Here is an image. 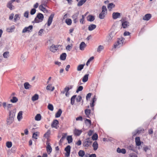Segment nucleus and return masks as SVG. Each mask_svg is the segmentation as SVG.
<instances>
[{
	"instance_id": "1",
	"label": "nucleus",
	"mask_w": 157,
	"mask_h": 157,
	"mask_svg": "<svg viewBox=\"0 0 157 157\" xmlns=\"http://www.w3.org/2000/svg\"><path fill=\"white\" fill-rule=\"evenodd\" d=\"M15 113L13 111H10L9 113V116L7 118L6 120V124L7 125H10L12 124L14 121V118Z\"/></svg>"
},
{
	"instance_id": "2",
	"label": "nucleus",
	"mask_w": 157,
	"mask_h": 157,
	"mask_svg": "<svg viewBox=\"0 0 157 157\" xmlns=\"http://www.w3.org/2000/svg\"><path fill=\"white\" fill-rule=\"evenodd\" d=\"M107 9L106 7L103 6L102 7V11L99 14V17L100 19H102L104 18L107 14Z\"/></svg>"
},
{
	"instance_id": "3",
	"label": "nucleus",
	"mask_w": 157,
	"mask_h": 157,
	"mask_svg": "<svg viewBox=\"0 0 157 157\" xmlns=\"http://www.w3.org/2000/svg\"><path fill=\"white\" fill-rule=\"evenodd\" d=\"M92 140L90 138L86 139L83 142L82 144L84 147H87L90 146L92 143Z\"/></svg>"
},
{
	"instance_id": "4",
	"label": "nucleus",
	"mask_w": 157,
	"mask_h": 157,
	"mask_svg": "<svg viewBox=\"0 0 157 157\" xmlns=\"http://www.w3.org/2000/svg\"><path fill=\"white\" fill-rule=\"evenodd\" d=\"M43 18L44 16L43 14L39 13H38L34 21L35 23H38L41 22L43 20Z\"/></svg>"
},
{
	"instance_id": "5",
	"label": "nucleus",
	"mask_w": 157,
	"mask_h": 157,
	"mask_svg": "<svg viewBox=\"0 0 157 157\" xmlns=\"http://www.w3.org/2000/svg\"><path fill=\"white\" fill-rule=\"evenodd\" d=\"M15 1H16L17 2H18V0H11L9 1L7 4V7L11 10L14 9V6L12 5V3Z\"/></svg>"
},
{
	"instance_id": "6",
	"label": "nucleus",
	"mask_w": 157,
	"mask_h": 157,
	"mask_svg": "<svg viewBox=\"0 0 157 157\" xmlns=\"http://www.w3.org/2000/svg\"><path fill=\"white\" fill-rule=\"evenodd\" d=\"M60 45H55L52 44L50 48L49 49L50 51L52 52H55L58 49L59 47H60Z\"/></svg>"
},
{
	"instance_id": "7",
	"label": "nucleus",
	"mask_w": 157,
	"mask_h": 157,
	"mask_svg": "<svg viewBox=\"0 0 157 157\" xmlns=\"http://www.w3.org/2000/svg\"><path fill=\"white\" fill-rule=\"evenodd\" d=\"M65 151H66L65 155L67 157L69 156L70 153L71 146L70 145L67 146L65 148Z\"/></svg>"
},
{
	"instance_id": "8",
	"label": "nucleus",
	"mask_w": 157,
	"mask_h": 157,
	"mask_svg": "<svg viewBox=\"0 0 157 157\" xmlns=\"http://www.w3.org/2000/svg\"><path fill=\"white\" fill-rule=\"evenodd\" d=\"M45 6V5L42 4L39 6V9L40 10L43 11L44 12L47 13H48V11L44 7V6Z\"/></svg>"
},
{
	"instance_id": "9",
	"label": "nucleus",
	"mask_w": 157,
	"mask_h": 157,
	"mask_svg": "<svg viewBox=\"0 0 157 157\" xmlns=\"http://www.w3.org/2000/svg\"><path fill=\"white\" fill-rule=\"evenodd\" d=\"M54 16V14H52L49 16L48 21L47 25L48 26H49L51 24L53 18Z\"/></svg>"
},
{
	"instance_id": "10",
	"label": "nucleus",
	"mask_w": 157,
	"mask_h": 157,
	"mask_svg": "<svg viewBox=\"0 0 157 157\" xmlns=\"http://www.w3.org/2000/svg\"><path fill=\"white\" fill-rule=\"evenodd\" d=\"M121 16V14L118 12H114L112 14V17L114 19H116Z\"/></svg>"
},
{
	"instance_id": "11",
	"label": "nucleus",
	"mask_w": 157,
	"mask_h": 157,
	"mask_svg": "<svg viewBox=\"0 0 157 157\" xmlns=\"http://www.w3.org/2000/svg\"><path fill=\"white\" fill-rule=\"evenodd\" d=\"M33 29V26L30 25L28 27H25L22 30L23 33L29 32Z\"/></svg>"
},
{
	"instance_id": "12",
	"label": "nucleus",
	"mask_w": 157,
	"mask_h": 157,
	"mask_svg": "<svg viewBox=\"0 0 157 157\" xmlns=\"http://www.w3.org/2000/svg\"><path fill=\"white\" fill-rule=\"evenodd\" d=\"M151 15L150 13H147L145 14L144 16L143 17V19L145 21H148L151 17Z\"/></svg>"
},
{
	"instance_id": "13",
	"label": "nucleus",
	"mask_w": 157,
	"mask_h": 157,
	"mask_svg": "<svg viewBox=\"0 0 157 157\" xmlns=\"http://www.w3.org/2000/svg\"><path fill=\"white\" fill-rule=\"evenodd\" d=\"M59 124V122L57 120H54L51 126L52 128H57V125Z\"/></svg>"
},
{
	"instance_id": "14",
	"label": "nucleus",
	"mask_w": 157,
	"mask_h": 157,
	"mask_svg": "<svg viewBox=\"0 0 157 157\" xmlns=\"http://www.w3.org/2000/svg\"><path fill=\"white\" fill-rule=\"evenodd\" d=\"M46 89L51 91H53L55 89V87L52 84H49L46 87Z\"/></svg>"
},
{
	"instance_id": "15",
	"label": "nucleus",
	"mask_w": 157,
	"mask_h": 157,
	"mask_svg": "<svg viewBox=\"0 0 157 157\" xmlns=\"http://www.w3.org/2000/svg\"><path fill=\"white\" fill-rule=\"evenodd\" d=\"M129 23L128 21H125L122 22V25L124 28H127L129 26Z\"/></svg>"
},
{
	"instance_id": "16",
	"label": "nucleus",
	"mask_w": 157,
	"mask_h": 157,
	"mask_svg": "<svg viewBox=\"0 0 157 157\" xmlns=\"http://www.w3.org/2000/svg\"><path fill=\"white\" fill-rule=\"evenodd\" d=\"M114 33L113 32H111L107 36V40L108 41H110L112 39Z\"/></svg>"
},
{
	"instance_id": "17",
	"label": "nucleus",
	"mask_w": 157,
	"mask_h": 157,
	"mask_svg": "<svg viewBox=\"0 0 157 157\" xmlns=\"http://www.w3.org/2000/svg\"><path fill=\"white\" fill-rule=\"evenodd\" d=\"M92 146L94 151L96 150L98 148V144L97 141H95L93 143Z\"/></svg>"
},
{
	"instance_id": "18",
	"label": "nucleus",
	"mask_w": 157,
	"mask_h": 157,
	"mask_svg": "<svg viewBox=\"0 0 157 157\" xmlns=\"http://www.w3.org/2000/svg\"><path fill=\"white\" fill-rule=\"evenodd\" d=\"M135 142L136 145L137 146H139L141 144L140 138L139 137H136L135 138Z\"/></svg>"
},
{
	"instance_id": "19",
	"label": "nucleus",
	"mask_w": 157,
	"mask_h": 157,
	"mask_svg": "<svg viewBox=\"0 0 157 157\" xmlns=\"http://www.w3.org/2000/svg\"><path fill=\"white\" fill-rule=\"evenodd\" d=\"M46 150L48 154H50L52 151V148L50 145L48 144L46 147Z\"/></svg>"
},
{
	"instance_id": "20",
	"label": "nucleus",
	"mask_w": 157,
	"mask_h": 157,
	"mask_svg": "<svg viewBox=\"0 0 157 157\" xmlns=\"http://www.w3.org/2000/svg\"><path fill=\"white\" fill-rule=\"evenodd\" d=\"M124 39L123 38L119 39L117 41V44L119 46H122L123 45V44L124 41Z\"/></svg>"
},
{
	"instance_id": "21",
	"label": "nucleus",
	"mask_w": 157,
	"mask_h": 157,
	"mask_svg": "<svg viewBox=\"0 0 157 157\" xmlns=\"http://www.w3.org/2000/svg\"><path fill=\"white\" fill-rule=\"evenodd\" d=\"M115 6V5L113 3H109L108 5L107 8L109 11H111V9L114 8Z\"/></svg>"
},
{
	"instance_id": "22",
	"label": "nucleus",
	"mask_w": 157,
	"mask_h": 157,
	"mask_svg": "<svg viewBox=\"0 0 157 157\" xmlns=\"http://www.w3.org/2000/svg\"><path fill=\"white\" fill-rule=\"evenodd\" d=\"M22 112L20 111L18 113L17 116V119L19 121H20L22 118Z\"/></svg>"
},
{
	"instance_id": "23",
	"label": "nucleus",
	"mask_w": 157,
	"mask_h": 157,
	"mask_svg": "<svg viewBox=\"0 0 157 157\" xmlns=\"http://www.w3.org/2000/svg\"><path fill=\"white\" fill-rule=\"evenodd\" d=\"M86 46V45L84 42H82L80 44V49L81 50H84Z\"/></svg>"
},
{
	"instance_id": "24",
	"label": "nucleus",
	"mask_w": 157,
	"mask_h": 157,
	"mask_svg": "<svg viewBox=\"0 0 157 157\" xmlns=\"http://www.w3.org/2000/svg\"><path fill=\"white\" fill-rule=\"evenodd\" d=\"M82 132V131L81 130H79L77 129H75L74 131V133L75 135L79 136Z\"/></svg>"
},
{
	"instance_id": "25",
	"label": "nucleus",
	"mask_w": 157,
	"mask_h": 157,
	"mask_svg": "<svg viewBox=\"0 0 157 157\" xmlns=\"http://www.w3.org/2000/svg\"><path fill=\"white\" fill-rule=\"evenodd\" d=\"M117 152L119 153H122L123 154H125L126 153V150L124 149H120L119 148H118L117 149Z\"/></svg>"
},
{
	"instance_id": "26",
	"label": "nucleus",
	"mask_w": 157,
	"mask_h": 157,
	"mask_svg": "<svg viewBox=\"0 0 157 157\" xmlns=\"http://www.w3.org/2000/svg\"><path fill=\"white\" fill-rule=\"evenodd\" d=\"M96 26L95 25L91 24L90 25L88 28V30L89 31H92L96 28Z\"/></svg>"
},
{
	"instance_id": "27",
	"label": "nucleus",
	"mask_w": 157,
	"mask_h": 157,
	"mask_svg": "<svg viewBox=\"0 0 157 157\" xmlns=\"http://www.w3.org/2000/svg\"><path fill=\"white\" fill-rule=\"evenodd\" d=\"M62 113V111L61 109H59L55 114V117L56 118L59 117Z\"/></svg>"
},
{
	"instance_id": "28",
	"label": "nucleus",
	"mask_w": 157,
	"mask_h": 157,
	"mask_svg": "<svg viewBox=\"0 0 157 157\" xmlns=\"http://www.w3.org/2000/svg\"><path fill=\"white\" fill-rule=\"evenodd\" d=\"M90 110L89 109H86L85 111V113L86 115V117L88 118H89V116L90 115Z\"/></svg>"
},
{
	"instance_id": "29",
	"label": "nucleus",
	"mask_w": 157,
	"mask_h": 157,
	"mask_svg": "<svg viewBox=\"0 0 157 157\" xmlns=\"http://www.w3.org/2000/svg\"><path fill=\"white\" fill-rule=\"evenodd\" d=\"M39 98V95L38 94H35L33 96L32 98V100L33 101H35L38 99Z\"/></svg>"
},
{
	"instance_id": "30",
	"label": "nucleus",
	"mask_w": 157,
	"mask_h": 157,
	"mask_svg": "<svg viewBox=\"0 0 157 157\" xmlns=\"http://www.w3.org/2000/svg\"><path fill=\"white\" fill-rule=\"evenodd\" d=\"M88 79V75L86 74L85 75L84 77H83L82 81L83 82H87Z\"/></svg>"
},
{
	"instance_id": "31",
	"label": "nucleus",
	"mask_w": 157,
	"mask_h": 157,
	"mask_svg": "<svg viewBox=\"0 0 157 157\" xmlns=\"http://www.w3.org/2000/svg\"><path fill=\"white\" fill-rule=\"evenodd\" d=\"M94 20V16L90 15L87 17V20L90 21H92Z\"/></svg>"
},
{
	"instance_id": "32",
	"label": "nucleus",
	"mask_w": 157,
	"mask_h": 157,
	"mask_svg": "<svg viewBox=\"0 0 157 157\" xmlns=\"http://www.w3.org/2000/svg\"><path fill=\"white\" fill-rule=\"evenodd\" d=\"M85 64H80L77 67V70L78 71H81L83 68Z\"/></svg>"
},
{
	"instance_id": "33",
	"label": "nucleus",
	"mask_w": 157,
	"mask_h": 157,
	"mask_svg": "<svg viewBox=\"0 0 157 157\" xmlns=\"http://www.w3.org/2000/svg\"><path fill=\"white\" fill-rule=\"evenodd\" d=\"M24 86L26 89H28L31 87V86L28 82L24 83Z\"/></svg>"
},
{
	"instance_id": "34",
	"label": "nucleus",
	"mask_w": 157,
	"mask_h": 157,
	"mask_svg": "<svg viewBox=\"0 0 157 157\" xmlns=\"http://www.w3.org/2000/svg\"><path fill=\"white\" fill-rule=\"evenodd\" d=\"M85 123L86 125L90 126L91 124V122L90 120L88 119H86L85 121Z\"/></svg>"
},
{
	"instance_id": "35",
	"label": "nucleus",
	"mask_w": 157,
	"mask_h": 157,
	"mask_svg": "<svg viewBox=\"0 0 157 157\" xmlns=\"http://www.w3.org/2000/svg\"><path fill=\"white\" fill-rule=\"evenodd\" d=\"M41 119V116L40 114H38L35 117V119L36 121H39Z\"/></svg>"
},
{
	"instance_id": "36",
	"label": "nucleus",
	"mask_w": 157,
	"mask_h": 157,
	"mask_svg": "<svg viewBox=\"0 0 157 157\" xmlns=\"http://www.w3.org/2000/svg\"><path fill=\"white\" fill-rule=\"evenodd\" d=\"M86 1V0H81L78 2L77 6H81Z\"/></svg>"
},
{
	"instance_id": "37",
	"label": "nucleus",
	"mask_w": 157,
	"mask_h": 157,
	"mask_svg": "<svg viewBox=\"0 0 157 157\" xmlns=\"http://www.w3.org/2000/svg\"><path fill=\"white\" fill-rule=\"evenodd\" d=\"M76 95L73 96L71 98V104L72 105H73L75 103V99L76 97Z\"/></svg>"
},
{
	"instance_id": "38",
	"label": "nucleus",
	"mask_w": 157,
	"mask_h": 157,
	"mask_svg": "<svg viewBox=\"0 0 157 157\" xmlns=\"http://www.w3.org/2000/svg\"><path fill=\"white\" fill-rule=\"evenodd\" d=\"M66 54L65 53H63L60 56V58L61 60H64L66 59Z\"/></svg>"
},
{
	"instance_id": "39",
	"label": "nucleus",
	"mask_w": 157,
	"mask_h": 157,
	"mask_svg": "<svg viewBox=\"0 0 157 157\" xmlns=\"http://www.w3.org/2000/svg\"><path fill=\"white\" fill-rule=\"evenodd\" d=\"M10 101L13 103L16 102L18 101V99L15 97H13L10 100Z\"/></svg>"
},
{
	"instance_id": "40",
	"label": "nucleus",
	"mask_w": 157,
	"mask_h": 157,
	"mask_svg": "<svg viewBox=\"0 0 157 157\" xmlns=\"http://www.w3.org/2000/svg\"><path fill=\"white\" fill-rule=\"evenodd\" d=\"M78 154L79 156L83 157L85 155V152L83 150H80L78 152Z\"/></svg>"
},
{
	"instance_id": "41",
	"label": "nucleus",
	"mask_w": 157,
	"mask_h": 157,
	"mask_svg": "<svg viewBox=\"0 0 157 157\" xmlns=\"http://www.w3.org/2000/svg\"><path fill=\"white\" fill-rule=\"evenodd\" d=\"M127 148L130 150L134 151L135 148L133 145H130L127 146Z\"/></svg>"
},
{
	"instance_id": "42",
	"label": "nucleus",
	"mask_w": 157,
	"mask_h": 157,
	"mask_svg": "<svg viewBox=\"0 0 157 157\" xmlns=\"http://www.w3.org/2000/svg\"><path fill=\"white\" fill-rule=\"evenodd\" d=\"M98 135L97 134H94L92 137V139L93 140H96L98 139Z\"/></svg>"
},
{
	"instance_id": "43",
	"label": "nucleus",
	"mask_w": 157,
	"mask_h": 157,
	"mask_svg": "<svg viewBox=\"0 0 157 157\" xmlns=\"http://www.w3.org/2000/svg\"><path fill=\"white\" fill-rule=\"evenodd\" d=\"M96 100V96H94V98H93L92 102L90 104L91 107H93L94 106V103Z\"/></svg>"
},
{
	"instance_id": "44",
	"label": "nucleus",
	"mask_w": 157,
	"mask_h": 157,
	"mask_svg": "<svg viewBox=\"0 0 157 157\" xmlns=\"http://www.w3.org/2000/svg\"><path fill=\"white\" fill-rule=\"evenodd\" d=\"M48 109L52 111L54 109L53 105L51 104H48Z\"/></svg>"
},
{
	"instance_id": "45",
	"label": "nucleus",
	"mask_w": 157,
	"mask_h": 157,
	"mask_svg": "<svg viewBox=\"0 0 157 157\" xmlns=\"http://www.w3.org/2000/svg\"><path fill=\"white\" fill-rule=\"evenodd\" d=\"M65 22L67 25H70L72 23V21L70 19H67L66 20Z\"/></svg>"
},
{
	"instance_id": "46",
	"label": "nucleus",
	"mask_w": 157,
	"mask_h": 157,
	"mask_svg": "<svg viewBox=\"0 0 157 157\" xmlns=\"http://www.w3.org/2000/svg\"><path fill=\"white\" fill-rule=\"evenodd\" d=\"M67 139L69 143H71L72 141V138L71 136H68L67 137Z\"/></svg>"
},
{
	"instance_id": "47",
	"label": "nucleus",
	"mask_w": 157,
	"mask_h": 157,
	"mask_svg": "<svg viewBox=\"0 0 157 157\" xmlns=\"http://www.w3.org/2000/svg\"><path fill=\"white\" fill-rule=\"evenodd\" d=\"M6 146L9 148H10L12 146V143L11 142L8 141L6 143Z\"/></svg>"
},
{
	"instance_id": "48",
	"label": "nucleus",
	"mask_w": 157,
	"mask_h": 157,
	"mask_svg": "<svg viewBox=\"0 0 157 157\" xmlns=\"http://www.w3.org/2000/svg\"><path fill=\"white\" fill-rule=\"evenodd\" d=\"M104 48V47L102 45H99L97 49V52H100Z\"/></svg>"
},
{
	"instance_id": "49",
	"label": "nucleus",
	"mask_w": 157,
	"mask_h": 157,
	"mask_svg": "<svg viewBox=\"0 0 157 157\" xmlns=\"http://www.w3.org/2000/svg\"><path fill=\"white\" fill-rule=\"evenodd\" d=\"M20 19V17L19 15L18 14H16L14 17V21L15 22H16L17 21L19 20Z\"/></svg>"
},
{
	"instance_id": "50",
	"label": "nucleus",
	"mask_w": 157,
	"mask_h": 157,
	"mask_svg": "<svg viewBox=\"0 0 157 157\" xmlns=\"http://www.w3.org/2000/svg\"><path fill=\"white\" fill-rule=\"evenodd\" d=\"M39 132H36L34 133L33 135V138L36 139H37V136H38Z\"/></svg>"
},
{
	"instance_id": "51",
	"label": "nucleus",
	"mask_w": 157,
	"mask_h": 157,
	"mask_svg": "<svg viewBox=\"0 0 157 157\" xmlns=\"http://www.w3.org/2000/svg\"><path fill=\"white\" fill-rule=\"evenodd\" d=\"M15 29V27L13 26L10 28H9L7 29V30L8 32H12Z\"/></svg>"
},
{
	"instance_id": "52",
	"label": "nucleus",
	"mask_w": 157,
	"mask_h": 157,
	"mask_svg": "<svg viewBox=\"0 0 157 157\" xmlns=\"http://www.w3.org/2000/svg\"><path fill=\"white\" fill-rule=\"evenodd\" d=\"M79 14V12H78L75 13L72 17L73 19H75L78 18V17Z\"/></svg>"
},
{
	"instance_id": "53",
	"label": "nucleus",
	"mask_w": 157,
	"mask_h": 157,
	"mask_svg": "<svg viewBox=\"0 0 157 157\" xmlns=\"http://www.w3.org/2000/svg\"><path fill=\"white\" fill-rule=\"evenodd\" d=\"M86 16V15H82V18L81 19H80V22L81 23H82V24H84L83 21L84 20L85 17Z\"/></svg>"
},
{
	"instance_id": "54",
	"label": "nucleus",
	"mask_w": 157,
	"mask_h": 157,
	"mask_svg": "<svg viewBox=\"0 0 157 157\" xmlns=\"http://www.w3.org/2000/svg\"><path fill=\"white\" fill-rule=\"evenodd\" d=\"M9 52H4L3 54V57L6 58H7L8 57Z\"/></svg>"
},
{
	"instance_id": "55",
	"label": "nucleus",
	"mask_w": 157,
	"mask_h": 157,
	"mask_svg": "<svg viewBox=\"0 0 157 157\" xmlns=\"http://www.w3.org/2000/svg\"><path fill=\"white\" fill-rule=\"evenodd\" d=\"M83 89V87L82 86H80L78 87L77 90L76 92L77 93H78L79 91H82V90Z\"/></svg>"
},
{
	"instance_id": "56",
	"label": "nucleus",
	"mask_w": 157,
	"mask_h": 157,
	"mask_svg": "<svg viewBox=\"0 0 157 157\" xmlns=\"http://www.w3.org/2000/svg\"><path fill=\"white\" fill-rule=\"evenodd\" d=\"M82 99V97L80 96H78L76 98V100L77 102H80Z\"/></svg>"
},
{
	"instance_id": "57",
	"label": "nucleus",
	"mask_w": 157,
	"mask_h": 157,
	"mask_svg": "<svg viewBox=\"0 0 157 157\" xmlns=\"http://www.w3.org/2000/svg\"><path fill=\"white\" fill-rule=\"evenodd\" d=\"M36 12V10L35 9L33 8L30 11V14L31 15L34 14Z\"/></svg>"
},
{
	"instance_id": "58",
	"label": "nucleus",
	"mask_w": 157,
	"mask_h": 157,
	"mask_svg": "<svg viewBox=\"0 0 157 157\" xmlns=\"http://www.w3.org/2000/svg\"><path fill=\"white\" fill-rule=\"evenodd\" d=\"M72 44H71V45H68L67 47H66V49L67 50H68L69 51H70V50L71 49L72 47Z\"/></svg>"
},
{
	"instance_id": "59",
	"label": "nucleus",
	"mask_w": 157,
	"mask_h": 157,
	"mask_svg": "<svg viewBox=\"0 0 157 157\" xmlns=\"http://www.w3.org/2000/svg\"><path fill=\"white\" fill-rule=\"evenodd\" d=\"M29 11H27L25 12L24 13V16L26 18H28L29 16Z\"/></svg>"
},
{
	"instance_id": "60",
	"label": "nucleus",
	"mask_w": 157,
	"mask_h": 157,
	"mask_svg": "<svg viewBox=\"0 0 157 157\" xmlns=\"http://www.w3.org/2000/svg\"><path fill=\"white\" fill-rule=\"evenodd\" d=\"M12 106L13 105L12 104H8L7 106L6 109L8 110H9L12 107Z\"/></svg>"
},
{
	"instance_id": "61",
	"label": "nucleus",
	"mask_w": 157,
	"mask_h": 157,
	"mask_svg": "<svg viewBox=\"0 0 157 157\" xmlns=\"http://www.w3.org/2000/svg\"><path fill=\"white\" fill-rule=\"evenodd\" d=\"M44 31V30L42 29H41L38 32V35L39 36H41Z\"/></svg>"
},
{
	"instance_id": "62",
	"label": "nucleus",
	"mask_w": 157,
	"mask_h": 157,
	"mask_svg": "<svg viewBox=\"0 0 157 157\" xmlns=\"http://www.w3.org/2000/svg\"><path fill=\"white\" fill-rule=\"evenodd\" d=\"M70 89V88L69 87L66 86L64 88V90L66 92H68Z\"/></svg>"
},
{
	"instance_id": "63",
	"label": "nucleus",
	"mask_w": 157,
	"mask_h": 157,
	"mask_svg": "<svg viewBox=\"0 0 157 157\" xmlns=\"http://www.w3.org/2000/svg\"><path fill=\"white\" fill-rule=\"evenodd\" d=\"M92 95V94L91 93H88L86 96V99L87 100H88V98H90L91 95Z\"/></svg>"
},
{
	"instance_id": "64",
	"label": "nucleus",
	"mask_w": 157,
	"mask_h": 157,
	"mask_svg": "<svg viewBox=\"0 0 157 157\" xmlns=\"http://www.w3.org/2000/svg\"><path fill=\"white\" fill-rule=\"evenodd\" d=\"M93 133V131L91 130H90L88 133V135L89 136H90L92 135Z\"/></svg>"
}]
</instances>
